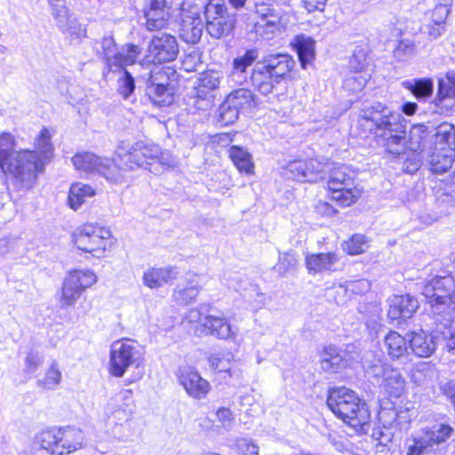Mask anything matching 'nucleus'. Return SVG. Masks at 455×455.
Wrapping results in <instances>:
<instances>
[{
	"label": "nucleus",
	"instance_id": "obj_63",
	"mask_svg": "<svg viewBox=\"0 0 455 455\" xmlns=\"http://www.w3.org/2000/svg\"><path fill=\"white\" fill-rule=\"evenodd\" d=\"M368 78L366 76L359 73H355L346 79L345 86L356 92L361 91L367 84Z\"/></svg>",
	"mask_w": 455,
	"mask_h": 455
},
{
	"label": "nucleus",
	"instance_id": "obj_36",
	"mask_svg": "<svg viewBox=\"0 0 455 455\" xmlns=\"http://www.w3.org/2000/svg\"><path fill=\"white\" fill-rule=\"evenodd\" d=\"M94 189L86 184L76 182L72 184L68 193V204L73 210H77L85 202L86 198L94 196Z\"/></svg>",
	"mask_w": 455,
	"mask_h": 455
},
{
	"label": "nucleus",
	"instance_id": "obj_9",
	"mask_svg": "<svg viewBox=\"0 0 455 455\" xmlns=\"http://www.w3.org/2000/svg\"><path fill=\"white\" fill-rule=\"evenodd\" d=\"M422 295L430 304L433 315H450L455 311V280L451 275L436 276L427 282Z\"/></svg>",
	"mask_w": 455,
	"mask_h": 455
},
{
	"label": "nucleus",
	"instance_id": "obj_60",
	"mask_svg": "<svg viewBox=\"0 0 455 455\" xmlns=\"http://www.w3.org/2000/svg\"><path fill=\"white\" fill-rule=\"evenodd\" d=\"M350 292L347 283L333 285L326 290V296L332 299L338 305H343L347 302Z\"/></svg>",
	"mask_w": 455,
	"mask_h": 455
},
{
	"label": "nucleus",
	"instance_id": "obj_47",
	"mask_svg": "<svg viewBox=\"0 0 455 455\" xmlns=\"http://www.w3.org/2000/svg\"><path fill=\"white\" fill-rule=\"evenodd\" d=\"M298 264V255L294 251L279 252L278 261L274 267L275 271L280 276H285L295 270Z\"/></svg>",
	"mask_w": 455,
	"mask_h": 455
},
{
	"label": "nucleus",
	"instance_id": "obj_4",
	"mask_svg": "<svg viewBox=\"0 0 455 455\" xmlns=\"http://www.w3.org/2000/svg\"><path fill=\"white\" fill-rule=\"evenodd\" d=\"M294 66L295 60L287 53L269 54L252 69L251 84L261 94L267 95L290 75Z\"/></svg>",
	"mask_w": 455,
	"mask_h": 455
},
{
	"label": "nucleus",
	"instance_id": "obj_37",
	"mask_svg": "<svg viewBox=\"0 0 455 455\" xmlns=\"http://www.w3.org/2000/svg\"><path fill=\"white\" fill-rule=\"evenodd\" d=\"M408 339L396 331H390L385 338V346L387 353L393 359H399L408 351Z\"/></svg>",
	"mask_w": 455,
	"mask_h": 455
},
{
	"label": "nucleus",
	"instance_id": "obj_42",
	"mask_svg": "<svg viewBox=\"0 0 455 455\" xmlns=\"http://www.w3.org/2000/svg\"><path fill=\"white\" fill-rule=\"evenodd\" d=\"M402 85L419 100L429 97L434 89L433 81L430 78L405 80Z\"/></svg>",
	"mask_w": 455,
	"mask_h": 455
},
{
	"label": "nucleus",
	"instance_id": "obj_11",
	"mask_svg": "<svg viewBox=\"0 0 455 455\" xmlns=\"http://www.w3.org/2000/svg\"><path fill=\"white\" fill-rule=\"evenodd\" d=\"M205 29L214 39L231 36L236 22V15L231 12L224 0H209L204 8Z\"/></svg>",
	"mask_w": 455,
	"mask_h": 455
},
{
	"label": "nucleus",
	"instance_id": "obj_33",
	"mask_svg": "<svg viewBox=\"0 0 455 455\" xmlns=\"http://www.w3.org/2000/svg\"><path fill=\"white\" fill-rule=\"evenodd\" d=\"M229 158L240 172L251 174L253 172L254 164L251 155L240 146H232L228 149Z\"/></svg>",
	"mask_w": 455,
	"mask_h": 455
},
{
	"label": "nucleus",
	"instance_id": "obj_58",
	"mask_svg": "<svg viewBox=\"0 0 455 455\" xmlns=\"http://www.w3.org/2000/svg\"><path fill=\"white\" fill-rule=\"evenodd\" d=\"M231 358V353H227V355L217 353L210 356L209 363L211 367L215 371L219 372H226L230 370Z\"/></svg>",
	"mask_w": 455,
	"mask_h": 455
},
{
	"label": "nucleus",
	"instance_id": "obj_23",
	"mask_svg": "<svg viewBox=\"0 0 455 455\" xmlns=\"http://www.w3.org/2000/svg\"><path fill=\"white\" fill-rule=\"evenodd\" d=\"M419 307V302L414 297L406 294L395 296L390 299L387 315L392 320H407L411 318Z\"/></svg>",
	"mask_w": 455,
	"mask_h": 455
},
{
	"label": "nucleus",
	"instance_id": "obj_15",
	"mask_svg": "<svg viewBox=\"0 0 455 455\" xmlns=\"http://www.w3.org/2000/svg\"><path fill=\"white\" fill-rule=\"evenodd\" d=\"M178 3L168 0H149L148 9L144 12L147 29L149 31L163 29L169 25L172 19L178 18Z\"/></svg>",
	"mask_w": 455,
	"mask_h": 455
},
{
	"label": "nucleus",
	"instance_id": "obj_5",
	"mask_svg": "<svg viewBox=\"0 0 455 455\" xmlns=\"http://www.w3.org/2000/svg\"><path fill=\"white\" fill-rule=\"evenodd\" d=\"M453 431L454 428L446 423H436L423 428L406 440V455H447L446 441Z\"/></svg>",
	"mask_w": 455,
	"mask_h": 455
},
{
	"label": "nucleus",
	"instance_id": "obj_64",
	"mask_svg": "<svg viewBox=\"0 0 455 455\" xmlns=\"http://www.w3.org/2000/svg\"><path fill=\"white\" fill-rule=\"evenodd\" d=\"M42 363L43 357L37 352H29L25 359V371L28 374L34 373Z\"/></svg>",
	"mask_w": 455,
	"mask_h": 455
},
{
	"label": "nucleus",
	"instance_id": "obj_24",
	"mask_svg": "<svg viewBox=\"0 0 455 455\" xmlns=\"http://www.w3.org/2000/svg\"><path fill=\"white\" fill-rule=\"evenodd\" d=\"M339 257L335 252L311 253L306 256V267L309 274L337 271Z\"/></svg>",
	"mask_w": 455,
	"mask_h": 455
},
{
	"label": "nucleus",
	"instance_id": "obj_14",
	"mask_svg": "<svg viewBox=\"0 0 455 455\" xmlns=\"http://www.w3.org/2000/svg\"><path fill=\"white\" fill-rule=\"evenodd\" d=\"M178 17L180 20V36L188 44H196L200 41L205 23L200 14V9L190 0H183L177 4Z\"/></svg>",
	"mask_w": 455,
	"mask_h": 455
},
{
	"label": "nucleus",
	"instance_id": "obj_8",
	"mask_svg": "<svg viewBox=\"0 0 455 455\" xmlns=\"http://www.w3.org/2000/svg\"><path fill=\"white\" fill-rule=\"evenodd\" d=\"M83 441V432L71 427L43 430L36 435V443L52 455L70 454L82 447Z\"/></svg>",
	"mask_w": 455,
	"mask_h": 455
},
{
	"label": "nucleus",
	"instance_id": "obj_51",
	"mask_svg": "<svg viewBox=\"0 0 455 455\" xmlns=\"http://www.w3.org/2000/svg\"><path fill=\"white\" fill-rule=\"evenodd\" d=\"M220 77L217 72H207L201 75L198 84L194 88L202 90L207 94H214V91L219 88Z\"/></svg>",
	"mask_w": 455,
	"mask_h": 455
},
{
	"label": "nucleus",
	"instance_id": "obj_20",
	"mask_svg": "<svg viewBox=\"0 0 455 455\" xmlns=\"http://www.w3.org/2000/svg\"><path fill=\"white\" fill-rule=\"evenodd\" d=\"M52 15L64 34L79 40L87 36L86 25L82 24L75 14L68 13L65 7L55 10Z\"/></svg>",
	"mask_w": 455,
	"mask_h": 455
},
{
	"label": "nucleus",
	"instance_id": "obj_21",
	"mask_svg": "<svg viewBox=\"0 0 455 455\" xmlns=\"http://www.w3.org/2000/svg\"><path fill=\"white\" fill-rule=\"evenodd\" d=\"M72 162L76 169L85 172H96L108 180V158L100 157L90 152H83L74 156Z\"/></svg>",
	"mask_w": 455,
	"mask_h": 455
},
{
	"label": "nucleus",
	"instance_id": "obj_13",
	"mask_svg": "<svg viewBox=\"0 0 455 455\" xmlns=\"http://www.w3.org/2000/svg\"><path fill=\"white\" fill-rule=\"evenodd\" d=\"M109 238L108 229L94 224H84L73 235V242L77 249L97 258L103 256Z\"/></svg>",
	"mask_w": 455,
	"mask_h": 455
},
{
	"label": "nucleus",
	"instance_id": "obj_43",
	"mask_svg": "<svg viewBox=\"0 0 455 455\" xmlns=\"http://www.w3.org/2000/svg\"><path fill=\"white\" fill-rule=\"evenodd\" d=\"M226 100L234 105L241 113L254 106L253 93L245 88L233 91L227 96Z\"/></svg>",
	"mask_w": 455,
	"mask_h": 455
},
{
	"label": "nucleus",
	"instance_id": "obj_7",
	"mask_svg": "<svg viewBox=\"0 0 455 455\" xmlns=\"http://www.w3.org/2000/svg\"><path fill=\"white\" fill-rule=\"evenodd\" d=\"M328 173L327 184L332 201L344 207L360 198L362 192L355 185V174L346 165L331 164Z\"/></svg>",
	"mask_w": 455,
	"mask_h": 455
},
{
	"label": "nucleus",
	"instance_id": "obj_12",
	"mask_svg": "<svg viewBox=\"0 0 455 455\" xmlns=\"http://www.w3.org/2000/svg\"><path fill=\"white\" fill-rule=\"evenodd\" d=\"M97 282L96 275L89 269H76L68 272L58 293L59 307L61 309L74 307L83 292Z\"/></svg>",
	"mask_w": 455,
	"mask_h": 455
},
{
	"label": "nucleus",
	"instance_id": "obj_48",
	"mask_svg": "<svg viewBox=\"0 0 455 455\" xmlns=\"http://www.w3.org/2000/svg\"><path fill=\"white\" fill-rule=\"evenodd\" d=\"M448 323L437 325L436 333L444 342V347L449 353L455 355V321L445 319Z\"/></svg>",
	"mask_w": 455,
	"mask_h": 455
},
{
	"label": "nucleus",
	"instance_id": "obj_46",
	"mask_svg": "<svg viewBox=\"0 0 455 455\" xmlns=\"http://www.w3.org/2000/svg\"><path fill=\"white\" fill-rule=\"evenodd\" d=\"M307 164V182H317L325 179L331 164L323 163L317 158L305 161Z\"/></svg>",
	"mask_w": 455,
	"mask_h": 455
},
{
	"label": "nucleus",
	"instance_id": "obj_32",
	"mask_svg": "<svg viewBox=\"0 0 455 455\" xmlns=\"http://www.w3.org/2000/svg\"><path fill=\"white\" fill-rule=\"evenodd\" d=\"M176 76V70L172 67L154 65L146 78V84L171 86L170 82Z\"/></svg>",
	"mask_w": 455,
	"mask_h": 455
},
{
	"label": "nucleus",
	"instance_id": "obj_31",
	"mask_svg": "<svg viewBox=\"0 0 455 455\" xmlns=\"http://www.w3.org/2000/svg\"><path fill=\"white\" fill-rule=\"evenodd\" d=\"M410 140L414 151H431V127L425 124L414 125L410 132Z\"/></svg>",
	"mask_w": 455,
	"mask_h": 455
},
{
	"label": "nucleus",
	"instance_id": "obj_17",
	"mask_svg": "<svg viewBox=\"0 0 455 455\" xmlns=\"http://www.w3.org/2000/svg\"><path fill=\"white\" fill-rule=\"evenodd\" d=\"M148 57L152 61L170 62L177 58L179 46L176 38L170 34L155 36L148 46Z\"/></svg>",
	"mask_w": 455,
	"mask_h": 455
},
{
	"label": "nucleus",
	"instance_id": "obj_41",
	"mask_svg": "<svg viewBox=\"0 0 455 455\" xmlns=\"http://www.w3.org/2000/svg\"><path fill=\"white\" fill-rule=\"evenodd\" d=\"M343 363V357L335 347H326L320 355V366L325 372H336Z\"/></svg>",
	"mask_w": 455,
	"mask_h": 455
},
{
	"label": "nucleus",
	"instance_id": "obj_44",
	"mask_svg": "<svg viewBox=\"0 0 455 455\" xmlns=\"http://www.w3.org/2000/svg\"><path fill=\"white\" fill-rule=\"evenodd\" d=\"M147 148L156 149V154H152V156H150V158L149 157L147 158V160H148L147 166H148V170L149 172H157L156 167H154V169H152V167L156 164H159L163 166H167V167H174L176 165L177 160L169 151H164L157 145H154V144L147 145Z\"/></svg>",
	"mask_w": 455,
	"mask_h": 455
},
{
	"label": "nucleus",
	"instance_id": "obj_19",
	"mask_svg": "<svg viewBox=\"0 0 455 455\" xmlns=\"http://www.w3.org/2000/svg\"><path fill=\"white\" fill-rule=\"evenodd\" d=\"M255 13L259 18L255 23L257 32L262 29L268 33H274L279 28L283 14L280 8L265 3H257Z\"/></svg>",
	"mask_w": 455,
	"mask_h": 455
},
{
	"label": "nucleus",
	"instance_id": "obj_34",
	"mask_svg": "<svg viewBox=\"0 0 455 455\" xmlns=\"http://www.w3.org/2000/svg\"><path fill=\"white\" fill-rule=\"evenodd\" d=\"M430 160V170L435 173H444L449 171L455 159V151H441L433 150L431 152Z\"/></svg>",
	"mask_w": 455,
	"mask_h": 455
},
{
	"label": "nucleus",
	"instance_id": "obj_28",
	"mask_svg": "<svg viewBox=\"0 0 455 455\" xmlns=\"http://www.w3.org/2000/svg\"><path fill=\"white\" fill-rule=\"evenodd\" d=\"M315 41L312 37L303 34L295 36L291 42L303 68L315 59Z\"/></svg>",
	"mask_w": 455,
	"mask_h": 455
},
{
	"label": "nucleus",
	"instance_id": "obj_53",
	"mask_svg": "<svg viewBox=\"0 0 455 455\" xmlns=\"http://www.w3.org/2000/svg\"><path fill=\"white\" fill-rule=\"evenodd\" d=\"M284 175L288 179L300 182H307V164L304 160H296L287 164Z\"/></svg>",
	"mask_w": 455,
	"mask_h": 455
},
{
	"label": "nucleus",
	"instance_id": "obj_39",
	"mask_svg": "<svg viewBox=\"0 0 455 455\" xmlns=\"http://www.w3.org/2000/svg\"><path fill=\"white\" fill-rule=\"evenodd\" d=\"M141 49L132 44H125L117 54L113 56V69H124L125 66L132 65L140 55Z\"/></svg>",
	"mask_w": 455,
	"mask_h": 455
},
{
	"label": "nucleus",
	"instance_id": "obj_49",
	"mask_svg": "<svg viewBox=\"0 0 455 455\" xmlns=\"http://www.w3.org/2000/svg\"><path fill=\"white\" fill-rule=\"evenodd\" d=\"M15 150V140L14 137L8 132H4L0 135V167L4 169L7 161H10L11 156L13 153H17Z\"/></svg>",
	"mask_w": 455,
	"mask_h": 455
},
{
	"label": "nucleus",
	"instance_id": "obj_35",
	"mask_svg": "<svg viewBox=\"0 0 455 455\" xmlns=\"http://www.w3.org/2000/svg\"><path fill=\"white\" fill-rule=\"evenodd\" d=\"M214 99V94H207L202 90L198 91L194 88L188 97L187 105L195 112H207L212 108Z\"/></svg>",
	"mask_w": 455,
	"mask_h": 455
},
{
	"label": "nucleus",
	"instance_id": "obj_2",
	"mask_svg": "<svg viewBox=\"0 0 455 455\" xmlns=\"http://www.w3.org/2000/svg\"><path fill=\"white\" fill-rule=\"evenodd\" d=\"M156 149L147 148L143 141L127 144L122 141L118 144L114 156L108 158L109 172H107L108 181L114 184H122L126 181V173L139 168L148 169L147 158L156 154Z\"/></svg>",
	"mask_w": 455,
	"mask_h": 455
},
{
	"label": "nucleus",
	"instance_id": "obj_59",
	"mask_svg": "<svg viewBox=\"0 0 455 455\" xmlns=\"http://www.w3.org/2000/svg\"><path fill=\"white\" fill-rule=\"evenodd\" d=\"M367 64V54L364 48L357 46L354 50L353 55L349 60V67L355 73H360Z\"/></svg>",
	"mask_w": 455,
	"mask_h": 455
},
{
	"label": "nucleus",
	"instance_id": "obj_62",
	"mask_svg": "<svg viewBox=\"0 0 455 455\" xmlns=\"http://www.w3.org/2000/svg\"><path fill=\"white\" fill-rule=\"evenodd\" d=\"M251 290L244 297L248 299L253 310L262 307L265 304V294L259 291L257 285L251 284Z\"/></svg>",
	"mask_w": 455,
	"mask_h": 455
},
{
	"label": "nucleus",
	"instance_id": "obj_27",
	"mask_svg": "<svg viewBox=\"0 0 455 455\" xmlns=\"http://www.w3.org/2000/svg\"><path fill=\"white\" fill-rule=\"evenodd\" d=\"M178 274L177 267L171 266L150 268L144 273L142 280L144 285L156 289L176 279Z\"/></svg>",
	"mask_w": 455,
	"mask_h": 455
},
{
	"label": "nucleus",
	"instance_id": "obj_10",
	"mask_svg": "<svg viewBox=\"0 0 455 455\" xmlns=\"http://www.w3.org/2000/svg\"><path fill=\"white\" fill-rule=\"evenodd\" d=\"M144 363V353L136 341L119 339L110 347L109 373L121 378L129 368H140Z\"/></svg>",
	"mask_w": 455,
	"mask_h": 455
},
{
	"label": "nucleus",
	"instance_id": "obj_16",
	"mask_svg": "<svg viewBox=\"0 0 455 455\" xmlns=\"http://www.w3.org/2000/svg\"><path fill=\"white\" fill-rule=\"evenodd\" d=\"M195 334L197 336H212L219 339H234L237 335V328L231 325L223 315H205L204 323L196 326Z\"/></svg>",
	"mask_w": 455,
	"mask_h": 455
},
{
	"label": "nucleus",
	"instance_id": "obj_29",
	"mask_svg": "<svg viewBox=\"0 0 455 455\" xmlns=\"http://www.w3.org/2000/svg\"><path fill=\"white\" fill-rule=\"evenodd\" d=\"M197 275L188 274L187 275V284H178L173 291L174 300L181 305H188L192 303L197 297L200 287L198 285Z\"/></svg>",
	"mask_w": 455,
	"mask_h": 455
},
{
	"label": "nucleus",
	"instance_id": "obj_45",
	"mask_svg": "<svg viewBox=\"0 0 455 455\" xmlns=\"http://www.w3.org/2000/svg\"><path fill=\"white\" fill-rule=\"evenodd\" d=\"M36 150L40 159L44 160V164L46 165L52 155L53 146L51 142V134L46 128H43L36 140Z\"/></svg>",
	"mask_w": 455,
	"mask_h": 455
},
{
	"label": "nucleus",
	"instance_id": "obj_22",
	"mask_svg": "<svg viewBox=\"0 0 455 455\" xmlns=\"http://www.w3.org/2000/svg\"><path fill=\"white\" fill-rule=\"evenodd\" d=\"M433 334L427 333L423 330L410 331L407 333L409 347L419 357H428L436 349V341Z\"/></svg>",
	"mask_w": 455,
	"mask_h": 455
},
{
	"label": "nucleus",
	"instance_id": "obj_38",
	"mask_svg": "<svg viewBox=\"0 0 455 455\" xmlns=\"http://www.w3.org/2000/svg\"><path fill=\"white\" fill-rule=\"evenodd\" d=\"M146 94L158 106H168L173 101V87L146 84Z\"/></svg>",
	"mask_w": 455,
	"mask_h": 455
},
{
	"label": "nucleus",
	"instance_id": "obj_52",
	"mask_svg": "<svg viewBox=\"0 0 455 455\" xmlns=\"http://www.w3.org/2000/svg\"><path fill=\"white\" fill-rule=\"evenodd\" d=\"M117 92L124 99H128L135 91V81L132 74L126 69H120L117 79Z\"/></svg>",
	"mask_w": 455,
	"mask_h": 455
},
{
	"label": "nucleus",
	"instance_id": "obj_57",
	"mask_svg": "<svg viewBox=\"0 0 455 455\" xmlns=\"http://www.w3.org/2000/svg\"><path fill=\"white\" fill-rule=\"evenodd\" d=\"M394 56L399 61L406 60L415 53V44L411 40L403 39L398 42L394 49Z\"/></svg>",
	"mask_w": 455,
	"mask_h": 455
},
{
	"label": "nucleus",
	"instance_id": "obj_3",
	"mask_svg": "<svg viewBox=\"0 0 455 455\" xmlns=\"http://www.w3.org/2000/svg\"><path fill=\"white\" fill-rule=\"evenodd\" d=\"M327 405L338 418L356 431L363 429L370 421L371 414L366 403L346 387L330 389Z\"/></svg>",
	"mask_w": 455,
	"mask_h": 455
},
{
	"label": "nucleus",
	"instance_id": "obj_55",
	"mask_svg": "<svg viewBox=\"0 0 455 455\" xmlns=\"http://www.w3.org/2000/svg\"><path fill=\"white\" fill-rule=\"evenodd\" d=\"M369 247L368 240L363 235H354L343 245L344 251L350 255H357L364 252Z\"/></svg>",
	"mask_w": 455,
	"mask_h": 455
},
{
	"label": "nucleus",
	"instance_id": "obj_50",
	"mask_svg": "<svg viewBox=\"0 0 455 455\" xmlns=\"http://www.w3.org/2000/svg\"><path fill=\"white\" fill-rule=\"evenodd\" d=\"M61 379V372L59 370L57 362L54 360L44 377L38 379L36 384L38 387L44 389H54L60 383Z\"/></svg>",
	"mask_w": 455,
	"mask_h": 455
},
{
	"label": "nucleus",
	"instance_id": "obj_1",
	"mask_svg": "<svg viewBox=\"0 0 455 455\" xmlns=\"http://www.w3.org/2000/svg\"><path fill=\"white\" fill-rule=\"evenodd\" d=\"M359 124L375 135L386 152L399 156L407 150L406 124L401 114L377 102L361 110Z\"/></svg>",
	"mask_w": 455,
	"mask_h": 455
},
{
	"label": "nucleus",
	"instance_id": "obj_6",
	"mask_svg": "<svg viewBox=\"0 0 455 455\" xmlns=\"http://www.w3.org/2000/svg\"><path fill=\"white\" fill-rule=\"evenodd\" d=\"M44 167V160L40 159L36 151L22 149L13 153L2 170L14 179L20 189L28 190L36 185L38 174Z\"/></svg>",
	"mask_w": 455,
	"mask_h": 455
},
{
	"label": "nucleus",
	"instance_id": "obj_30",
	"mask_svg": "<svg viewBox=\"0 0 455 455\" xmlns=\"http://www.w3.org/2000/svg\"><path fill=\"white\" fill-rule=\"evenodd\" d=\"M258 58V51L255 49L247 50L242 56L233 60L232 78L239 84L247 80V69Z\"/></svg>",
	"mask_w": 455,
	"mask_h": 455
},
{
	"label": "nucleus",
	"instance_id": "obj_54",
	"mask_svg": "<svg viewBox=\"0 0 455 455\" xmlns=\"http://www.w3.org/2000/svg\"><path fill=\"white\" fill-rule=\"evenodd\" d=\"M240 113L234 105L225 100L219 108L218 122L222 125L232 124L237 120Z\"/></svg>",
	"mask_w": 455,
	"mask_h": 455
},
{
	"label": "nucleus",
	"instance_id": "obj_40",
	"mask_svg": "<svg viewBox=\"0 0 455 455\" xmlns=\"http://www.w3.org/2000/svg\"><path fill=\"white\" fill-rule=\"evenodd\" d=\"M383 389L394 397H400L405 388V380L397 369L389 370L388 376L380 384Z\"/></svg>",
	"mask_w": 455,
	"mask_h": 455
},
{
	"label": "nucleus",
	"instance_id": "obj_56",
	"mask_svg": "<svg viewBox=\"0 0 455 455\" xmlns=\"http://www.w3.org/2000/svg\"><path fill=\"white\" fill-rule=\"evenodd\" d=\"M393 367L387 363H382L380 361H378L366 370L368 376L373 379L376 383L381 384L383 380L388 376L389 370H392Z\"/></svg>",
	"mask_w": 455,
	"mask_h": 455
},
{
	"label": "nucleus",
	"instance_id": "obj_61",
	"mask_svg": "<svg viewBox=\"0 0 455 455\" xmlns=\"http://www.w3.org/2000/svg\"><path fill=\"white\" fill-rule=\"evenodd\" d=\"M101 48L106 57L107 65L110 71L115 72L113 69V56L117 54L116 44L112 36H104L101 41Z\"/></svg>",
	"mask_w": 455,
	"mask_h": 455
},
{
	"label": "nucleus",
	"instance_id": "obj_26",
	"mask_svg": "<svg viewBox=\"0 0 455 455\" xmlns=\"http://www.w3.org/2000/svg\"><path fill=\"white\" fill-rule=\"evenodd\" d=\"M447 81L439 79L438 92L435 103L441 109L455 108V69L450 70L445 76Z\"/></svg>",
	"mask_w": 455,
	"mask_h": 455
},
{
	"label": "nucleus",
	"instance_id": "obj_18",
	"mask_svg": "<svg viewBox=\"0 0 455 455\" xmlns=\"http://www.w3.org/2000/svg\"><path fill=\"white\" fill-rule=\"evenodd\" d=\"M177 377L179 383L192 398L203 399L207 395L211 389L210 383L206 379H203L196 370L189 366L180 367Z\"/></svg>",
	"mask_w": 455,
	"mask_h": 455
},
{
	"label": "nucleus",
	"instance_id": "obj_25",
	"mask_svg": "<svg viewBox=\"0 0 455 455\" xmlns=\"http://www.w3.org/2000/svg\"><path fill=\"white\" fill-rule=\"evenodd\" d=\"M432 150L455 151V127L451 124L443 123L431 127Z\"/></svg>",
	"mask_w": 455,
	"mask_h": 455
}]
</instances>
